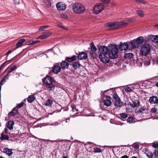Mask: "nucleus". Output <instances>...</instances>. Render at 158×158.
<instances>
[{
  "label": "nucleus",
  "mask_w": 158,
  "mask_h": 158,
  "mask_svg": "<svg viewBox=\"0 0 158 158\" xmlns=\"http://www.w3.org/2000/svg\"><path fill=\"white\" fill-rule=\"evenodd\" d=\"M100 52L98 57L101 61L106 64L109 63V59L107 56L108 55L111 59H115L117 57L118 48L115 45L108 47L101 46L99 49Z\"/></svg>",
  "instance_id": "1"
},
{
  "label": "nucleus",
  "mask_w": 158,
  "mask_h": 158,
  "mask_svg": "<svg viewBox=\"0 0 158 158\" xmlns=\"http://www.w3.org/2000/svg\"><path fill=\"white\" fill-rule=\"evenodd\" d=\"M73 11L76 13L81 14L85 11V7L83 4L77 3L73 5Z\"/></svg>",
  "instance_id": "2"
},
{
  "label": "nucleus",
  "mask_w": 158,
  "mask_h": 158,
  "mask_svg": "<svg viewBox=\"0 0 158 158\" xmlns=\"http://www.w3.org/2000/svg\"><path fill=\"white\" fill-rule=\"evenodd\" d=\"M151 50L150 46L148 44H144L140 50V53L143 56H146L149 53Z\"/></svg>",
  "instance_id": "3"
},
{
  "label": "nucleus",
  "mask_w": 158,
  "mask_h": 158,
  "mask_svg": "<svg viewBox=\"0 0 158 158\" xmlns=\"http://www.w3.org/2000/svg\"><path fill=\"white\" fill-rule=\"evenodd\" d=\"M104 7V6L102 3H97L93 8V12L96 14H98L102 10Z\"/></svg>",
  "instance_id": "4"
},
{
  "label": "nucleus",
  "mask_w": 158,
  "mask_h": 158,
  "mask_svg": "<svg viewBox=\"0 0 158 158\" xmlns=\"http://www.w3.org/2000/svg\"><path fill=\"white\" fill-rule=\"evenodd\" d=\"M127 23L123 22H120L119 23H108V26L111 27V28L112 29H118V25H124V24H127Z\"/></svg>",
  "instance_id": "5"
},
{
  "label": "nucleus",
  "mask_w": 158,
  "mask_h": 158,
  "mask_svg": "<svg viewBox=\"0 0 158 158\" xmlns=\"http://www.w3.org/2000/svg\"><path fill=\"white\" fill-rule=\"evenodd\" d=\"M57 9L60 11L64 10L66 8V6L62 2H59L56 4Z\"/></svg>",
  "instance_id": "6"
},
{
  "label": "nucleus",
  "mask_w": 158,
  "mask_h": 158,
  "mask_svg": "<svg viewBox=\"0 0 158 158\" xmlns=\"http://www.w3.org/2000/svg\"><path fill=\"white\" fill-rule=\"evenodd\" d=\"M18 110L16 108V107L14 108L8 114L9 118H11L14 117L15 115L18 114Z\"/></svg>",
  "instance_id": "7"
},
{
  "label": "nucleus",
  "mask_w": 158,
  "mask_h": 158,
  "mask_svg": "<svg viewBox=\"0 0 158 158\" xmlns=\"http://www.w3.org/2000/svg\"><path fill=\"white\" fill-rule=\"evenodd\" d=\"M149 102L151 104H158V98L156 96H152L150 98Z\"/></svg>",
  "instance_id": "8"
},
{
  "label": "nucleus",
  "mask_w": 158,
  "mask_h": 158,
  "mask_svg": "<svg viewBox=\"0 0 158 158\" xmlns=\"http://www.w3.org/2000/svg\"><path fill=\"white\" fill-rule=\"evenodd\" d=\"M52 82V78L50 77L47 76L46 77L44 80V83L46 85H50Z\"/></svg>",
  "instance_id": "9"
},
{
  "label": "nucleus",
  "mask_w": 158,
  "mask_h": 158,
  "mask_svg": "<svg viewBox=\"0 0 158 158\" xmlns=\"http://www.w3.org/2000/svg\"><path fill=\"white\" fill-rule=\"evenodd\" d=\"M129 44L127 43L121 44L119 46V48L121 51H125L128 48Z\"/></svg>",
  "instance_id": "10"
},
{
  "label": "nucleus",
  "mask_w": 158,
  "mask_h": 158,
  "mask_svg": "<svg viewBox=\"0 0 158 158\" xmlns=\"http://www.w3.org/2000/svg\"><path fill=\"white\" fill-rule=\"evenodd\" d=\"M87 55L86 53L82 52L79 53L78 58L80 60H85L87 58Z\"/></svg>",
  "instance_id": "11"
},
{
  "label": "nucleus",
  "mask_w": 158,
  "mask_h": 158,
  "mask_svg": "<svg viewBox=\"0 0 158 158\" xmlns=\"http://www.w3.org/2000/svg\"><path fill=\"white\" fill-rule=\"evenodd\" d=\"M61 70V68L59 65H54L52 68V72L55 74H57L59 73Z\"/></svg>",
  "instance_id": "12"
},
{
  "label": "nucleus",
  "mask_w": 158,
  "mask_h": 158,
  "mask_svg": "<svg viewBox=\"0 0 158 158\" xmlns=\"http://www.w3.org/2000/svg\"><path fill=\"white\" fill-rule=\"evenodd\" d=\"M3 153H5L8 156H10L13 153L12 149H10L8 148H5L3 151Z\"/></svg>",
  "instance_id": "13"
},
{
  "label": "nucleus",
  "mask_w": 158,
  "mask_h": 158,
  "mask_svg": "<svg viewBox=\"0 0 158 158\" xmlns=\"http://www.w3.org/2000/svg\"><path fill=\"white\" fill-rule=\"evenodd\" d=\"M50 33L49 32H44L43 34L39 36V38L42 40L47 38L50 35Z\"/></svg>",
  "instance_id": "14"
},
{
  "label": "nucleus",
  "mask_w": 158,
  "mask_h": 158,
  "mask_svg": "<svg viewBox=\"0 0 158 158\" xmlns=\"http://www.w3.org/2000/svg\"><path fill=\"white\" fill-rule=\"evenodd\" d=\"M14 124V122L13 121H9L7 123V127L10 130H11L13 129V126Z\"/></svg>",
  "instance_id": "15"
},
{
  "label": "nucleus",
  "mask_w": 158,
  "mask_h": 158,
  "mask_svg": "<svg viewBox=\"0 0 158 158\" xmlns=\"http://www.w3.org/2000/svg\"><path fill=\"white\" fill-rule=\"evenodd\" d=\"M1 136L0 137V139L1 140H10V139H9V137L8 135H5L4 132H2L1 134Z\"/></svg>",
  "instance_id": "16"
},
{
  "label": "nucleus",
  "mask_w": 158,
  "mask_h": 158,
  "mask_svg": "<svg viewBox=\"0 0 158 158\" xmlns=\"http://www.w3.org/2000/svg\"><path fill=\"white\" fill-rule=\"evenodd\" d=\"M132 102L133 103L130 104V105L133 108L136 107L139 105V102L138 100L132 101Z\"/></svg>",
  "instance_id": "17"
},
{
  "label": "nucleus",
  "mask_w": 158,
  "mask_h": 158,
  "mask_svg": "<svg viewBox=\"0 0 158 158\" xmlns=\"http://www.w3.org/2000/svg\"><path fill=\"white\" fill-rule=\"evenodd\" d=\"M25 41V40L24 39H22L19 40L16 45L15 48H18L21 46L23 44V43Z\"/></svg>",
  "instance_id": "18"
},
{
  "label": "nucleus",
  "mask_w": 158,
  "mask_h": 158,
  "mask_svg": "<svg viewBox=\"0 0 158 158\" xmlns=\"http://www.w3.org/2000/svg\"><path fill=\"white\" fill-rule=\"evenodd\" d=\"M132 48H135L138 47L139 45L135 40H134L130 43Z\"/></svg>",
  "instance_id": "19"
},
{
  "label": "nucleus",
  "mask_w": 158,
  "mask_h": 158,
  "mask_svg": "<svg viewBox=\"0 0 158 158\" xmlns=\"http://www.w3.org/2000/svg\"><path fill=\"white\" fill-rule=\"evenodd\" d=\"M60 65L62 69H64L66 68H68L69 66V64L64 61H63L61 63Z\"/></svg>",
  "instance_id": "20"
},
{
  "label": "nucleus",
  "mask_w": 158,
  "mask_h": 158,
  "mask_svg": "<svg viewBox=\"0 0 158 158\" xmlns=\"http://www.w3.org/2000/svg\"><path fill=\"white\" fill-rule=\"evenodd\" d=\"M76 56L75 55H73L72 57H66L65 59V60L68 61L69 62H72L75 60H76Z\"/></svg>",
  "instance_id": "21"
},
{
  "label": "nucleus",
  "mask_w": 158,
  "mask_h": 158,
  "mask_svg": "<svg viewBox=\"0 0 158 158\" xmlns=\"http://www.w3.org/2000/svg\"><path fill=\"white\" fill-rule=\"evenodd\" d=\"M114 105L116 107H121L123 105V104L120 99V100L114 101Z\"/></svg>",
  "instance_id": "22"
},
{
  "label": "nucleus",
  "mask_w": 158,
  "mask_h": 158,
  "mask_svg": "<svg viewBox=\"0 0 158 158\" xmlns=\"http://www.w3.org/2000/svg\"><path fill=\"white\" fill-rule=\"evenodd\" d=\"M135 40L139 45L140 44H142L144 41L143 38L141 36L138 37L136 40Z\"/></svg>",
  "instance_id": "23"
},
{
  "label": "nucleus",
  "mask_w": 158,
  "mask_h": 158,
  "mask_svg": "<svg viewBox=\"0 0 158 158\" xmlns=\"http://www.w3.org/2000/svg\"><path fill=\"white\" fill-rule=\"evenodd\" d=\"M35 99V98L33 95H31L27 98V100L29 103H31L33 102Z\"/></svg>",
  "instance_id": "24"
},
{
  "label": "nucleus",
  "mask_w": 158,
  "mask_h": 158,
  "mask_svg": "<svg viewBox=\"0 0 158 158\" xmlns=\"http://www.w3.org/2000/svg\"><path fill=\"white\" fill-rule=\"evenodd\" d=\"M81 66V64L79 62H74L73 65V66L75 70L79 68Z\"/></svg>",
  "instance_id": "25"
},
{
  "label": "nucleus",
  "mask_w": 158,
  "mask_h": 158,
  "mask_svg": "<svg viewBox=\"0 0 158 158\" xmlns=\"http://www.w3.org/2000/svg\"><path fill=\"white\" fill-rule=\"evenodd\" d=\"M52 100L51 99H48L46 101V102L45 103L44 105L47 106H51L52 104Z\"/></svg>",
  "instance_id": "26"
},
{
  "label": "nucleus",
  "mask_w": 158,
  "mask_h": 158,
  "mask_svg": "<svg viewBox=\"0 0 158 158\" xmlns=\"http://www.w3.org/2000/svg\"><path fill=\"white\" fill-rule=\"evenodd\" d=\"M90 47H91V49L92 52H95L97 51V48L94 45L93 42H92L90 43Z\"/></svg>",
  "instance_id": "27"
},
{
  "label": "nucleus",
  "mask_w": 158,
  "mask_h": 158,
  "mask_svg": "<svg viewBox=\"0 0 158 158\" xmlns=\"http://www.w3.org/2000/svg\"><path fill=\"white\" fill-rule=\"evenodd\" d=\"M103 103L104 105L107 106H110L111 104V101L109 99H106L104 100Z\"/></svg>",
  "instance_id": "28"
},
{
  "label": "nucleus",
  "mask_w": 158,
  "mask_h": 158,
  "mask_svg": "<svg viewBox=\"0 0 158 158\" xmlns=\"http://www.w3.org/2000/svg\"><path fill=\"white\" fill-rule=\"evenodd\" d=\"M151 40L154 43H158V35H154L151 37Z\"/></svg>",
  "instance_id": "29"
},
{
  "label": "nucleus",
  "mask_w": 158,
  "mask_h": 158,
  "mask_svg": "<svg viewBox=\"0 0 158 158\" xmlns=\"http://www.w3.org/2000/svg\"><path fill=\"white\" fill-rule=\"evenodd\" d=\"M134 55L132 53H128L125 54L124 57L125 58H131L133 57Z\"/></svg>",
  "instance_id": "30"
},
{
  "label": "nucleus",
  "mask_w": 158,
  "mask_h": 158,
  "mask_svg": "<svg viewBox=\"0 0 158 158\" xmlns=\"http://www.w3.org/2000/svg\"><path fill=\"white\" fill-rule=\"evenodd\" d=\"M48 85V86L47 87V88L49 90H53L54 89L55 86L53 84H51L50 85Z\"/></svg>",
  "instance_id": "31"
},
{
  "label": "nucleus",
  "mask_w": 158,
  "mask_h": 158,
  "mask_svg": "<svg viewBox=\"0 0 158 158\" xmlns=\"http://www.w3.org/2000/svg\"><path fill=\"white\" fill-rule=\"evenodd\" d=\"M136 12L137 15H139L141 17H143L144 15V13L143 11L142 10H137Z\"/></svg>",
  "instance_id": "32"
},
{
  "label": "nucleus",
  "mask_w": 158,
  "mask_h": 158,
  "mask_svg": "<svg viewBox=\"0 0 158 158\" xmlns=\"http://www.w3.org/2000/svg\"><path fill=\"white\" fill-rule=\"evenodd\" d=\"M71 106L73 111L75 112V113H77L78 110L77 109H76V106L74 104H72Z\"/></svg>",
  "instance_id": "33"
},
{
  "label": "nucleus",
  "mask_w": 158,
  "mask_h": 158,
  "mask_svg": "<svg viewBox=\"0 0 158 158\" xmlns=\"http://www.w3.org/2000/svg\"><path fill=\"white\" fill-rule=\"evenodd\" d=\"M44 2L48 7H50L51 6V4L49 0H45Z\"/></svg>",
  "instance_id": "34"
},
{
  "label": "nucleus",
  "mask_w": 158,
  "mask_h": 158,
  "mask_svg": "<svg viewBox=\"0 0 158 158\" xmlns=\"http://www.w3.org/2000/svg\"><path fill=\"white\" fill-rule=\"evenodd\" d=\"M49 27V26L48 25H46L43 26H41L39 28V30L40 31H43L44 30V29H46Z\"/></svg>",
  "instance_id": "35"
},
{
  "label": "nucleus",
  "mask_w": 158,
  "mask_h": 158,
  "mask_svg": "<svg viewBox=\"0 0 158 158\" xmlns=\"http://www.w3.org/2000/svg\"><path fill=\"white\" fill-rule=\"evenodd\" d=\"M134 118L131 117H129L127 119V121L129 123H133L134 122Z\"/></svg>",
  "instance_id": "36"
},
{
  "label": "nucleus",
  "mask_w": 158,
  "mask_h": 158,
  "mask_svg": "<svg viewBox=\"0 0 158 158\" xmlns=\"http://www.w3.org/2000/svg\"><path fill=\"white\" fill-rule=\"evenodd\" d=\"M113 98L115 101L120 100V98L118 97V96L117 94H114L113 95Z\"/></svg>",
  "instance_id": "37"
},
{
  "label": "nucleus",
  "mask_w": 158,
  "mask_h": 158,
  "mask_svg": "<svg viewBox=\"0 0 158 158\" xmlns=\"http://www.w3.org/2000/svg\"><path fill=\"white\" fill-rule=\"evenodd\" d=\"M146 154L149 158H152L153 156V154L151 152L146 153Z\"/></svg>",
  "instance_id": "38"
},
{
  "label": "nucleus",
  "mask_w": 158,
  "mask_h": 158,
  "mask_svg": "<svg viewBox=\"0 0 158 158\" xmlns=\"http://www.w3.org/2000/svg\"><path fill=\"white\" fill-rule=\"evenodd\" d=\"M102 152V150L100 148H94V152L95 153L97 152Z\"/></svg>",
  "instance_id": "39"
},
{
  "label": "nucleus",
  "mask_w": 158,
  "mask_h": 158,
  "mask_svg": "<svg viewBox=\"0 0 158 158\" xmlns=\"http://www.w3.org/2000/svg\"><path fill=\"white\" fill-rule=\"evenodd\" d=\"M120 116L123 118H126L127 117V114L126 113H122L120 114Z\"/></svg>",
  "instance_id": "40"
},
{
  "label": "nucleus",
  "mask_w": 158,
  "mask_h": 158,
  "mask_svg": "<svg viewBox=\"0 0 158 158\" xmlns=\"http://www.w3.org/2000/svg\"><path fill=\"white\" fill-rule=\"evenodd\" d=\"M23 105L24 103L23 102H22L21 103L18 104V105L16 106V108L17 109V108L19 109L21 108L23 106Z\"/></svg>",
  "instance_id": "41"
},
{
  "label": "nucleus",
  "mask_w": 158,
  "mask_h": 158,
  "mask_svg": "<svg viewBox=\"0 0 158 158\" xmlns=\"http://www.w3.org/2000/svg\"><path fill=\"white\" fill-rule=\"evenodd\" d=\"M56 24L59 27H61V28H62V29H64L65 28V27H64V26L62 25V24L60 23H59V22L56 23Z\"/></svg>",
  "instance_id": "42"
},
{
  "label": "nucleus",
  "mask_w": 158,
  "mask_h": 158,
  "mask_svg": "<svg viewBox=\"0 0 158 158\" xmlns=\"http://www.w3.org/2000/svg\"><path fill=\"white\" fill-rule=\"evenodd\" d=\"M125 90L126 92H130L132 91V89L129 87H127L125 88Z\"/></svg>",
  "instance_id": "43"
},
{
  "label": "nucleus",
  "mask_w": 158,
  "mask_h": 158,
  "mask_svg": "<svg viewBox=\"0 0 158 158\" xmlns=\"http://www.w3.org/2000/svg\"><path fill=\"white\" fill-rule=\"evenodd\" d=\"M90 55L91 56L94 58H96L98 56V55L96 52L90 53Z\"/></svg>",
  "instance_id": "44"
},
{
  "label": "nucleus",
  "mask_w": 158,
  "mask_h": 158,
  "mask_svg": "<svg viewBox=\"0 0 158 158\" xmlns=\"http://www.w3.org/2000/svg\"><path fill=\"white\" fill-rule=\"evenodd\" d=\"M101 1L104 4H107L109 3L111 0H101Z\"/></svg>",
  "instance_id": "45"
},
{
  "label": "nucleus",
  "mask_w": 158,
  "mask_h": 158,
  "mask_svg": "<svg viewBox=\"0 0 158 158\" xmlns=\"http://www.w3.org/2000/svg\"><path fill=\"white\" fill-rule=\"evenodd\" d=\"M137 2L140 3L145 4L147 3V2L143 0H137Z\"/></svg>",
  "instance_id": "46"
},
{
  "label": "nucleus",
  "mask_w": 158,
  "mask_h": 158,
  "mask_svg": "<svg viewBox=\"0 0 158 158\" xmlns=\"http://www.w3.org/2000/svg\"><path fill=\"white\" fill-rule=\"evenodd\" d=\"M60 16L62 18L65 19H67L68 18L67 15L66 14H62L60 15Z\"/></svg>",
  "instance_id": "47"
},
{
  "label": "nucleus",
  "mask_w": 158,
  "mask_h": 158,
  "mask_svg": "<svg viewBox=\"0 0 158 158\" xmlns=\"http://www.w3.org/2000/svg\"><path fill=\"white\" fill-rule=\"evenodd\" d=\"M157 111V109L155 108H153L151 109V111L152 113H155Z\"/></svg>",
  "instance_id": "48"
},
{
  "label": "nucleus",
  "mask_w": 158,
  "mask_h": 158,
  "mask_svg": "<svg viewBox=\"0 0 158 158\" xmlns=\"http://www.w3.org/2000/svg\"><path fill=\"white\" fill-rule=\"evenodd\" d=\"M10 68H11V70L13 71L17 68V66L16 65H15L11 67Z\"/></svg>",
  "instance_id": "49"
},
{
  "label": "nucleus",
  "mask_w": 158,
  "mask_h": 158,
  "mask_svg": "<svg viewBox=\"0 0 158 158\" xmlns=\"http://www.w3.org/2000/svg\"><path fill=\"white\" fill-rule=\"evenodd\" d=\"M109 90V89L106 90H105L104 91H101V95L102 96L103 95H104L105 93H106V92H108V90Z\"/></svg>",
  "instance_id": "50"
},
{
  "label": "nucleus",
  "mask_w": 158,
  "mask_h": 158,
  "mask_svg": "<svg viewBox=\"0 0 158 158\" xmlns=\"http://www.w3.org/2000/svg\"><path fill=\"white\" fill-rule=\"evenodd\" d=\"M145 109L144 108H140L139 109V112L142 113L143 111H145Z\"/></svg>",
  "instance_id": "51"
},
{
  "label": "nucleus",
  "mask_w": 158,
  "mask_h": 158,
  "mask_svg": "<svg viewBox=\"0 0 158 158\" xmlns=\"http://www.w3.org/2000/svg\"><path fill=\"white\" fill-rule=\"evenodd\" d=\"M13 2L15 4L17 5L19 3V0H13Z\"/></svg>",
  "instance_id": "52"
},
{
  "label": "nucleus",
  "mask_w": 158,
  "mask_h": 158,
  "mask_svg": "<svg viewBox=\"0 0 158 158\" xmlns=\"http://www.w3.org/2000/svg\"><path fill=\"white\" fill-rule=\"evenodd\" d=\"M152 146L155 148H158V143H154L153 144Z\"/></svg>",
  "instance_id": "53"
},
{
  "label": "nucleus",
  "mask_w": 158,
  "mask_h": 158,
  "mask_svg": "<svg viewBox=\"0 0 158 158\" xmlns=\"http://www.w3.org/2000/svg\"><path fill=\"white\" fill-rule=\"evenodd\" d=\"M12 71H12V70H11V68H10L7 71V74H9V73H11Z\"/></svg>",
  "instance_id": "54"
},
{
  "label": "nucleus",
  "mask_w": 158,
  "mask_h": 158,
  "mask_svg": "<svg viewBox=\"0 0 158 158\" xmlns=\"http://www.w3.org/2000/svg\"><path fill=\"white\" fill-rule=\"evenodd\" d=\"M134 148L136 149H138L139 148V145L137 144H135L134 145Z\"/></svg>",
  "instance_id": "55"
},
{
  "label": "nucleus",
  "mask_w": 158,
  "mask_h": 158,
  "mask_svg": "<svg viewBox=\"0 0 158 158\" xmlns=\"http://www.w3.org/2000/svg\"><path fill=\"white\" fill-rule=\"evenodd\" d=\"M12 52V51L11 50H9L8 51V52L5 54H4L5 55H8L9 54L11 53Z\"/></svg>",
  "instance_id": "56"
},
{
  "label": "nucleus",
  "mask_w": 158,
  "mask_h": 158,
  "mask_svg": "<svg viewBox=\"0 0 158 158\" xmlns=\"http://www.w3.org/2000/svg\"><path fill=\"white\" fill-rule=\"evenodd\" d=\"M120 158H129V157L125 155L121 156Z\"/></svg>",
  "instance_id": "57"
},
{
  "label": "nucleus",
  "mask_w": 158,
  "mask_h": 158,
  "mask_svg": "<svg viewBox=\"0 0 158 158\" xmlns=\"http://www.w3.org/2000/svg\"><path fill=\"white\" fill-rule=\"evenodd\" d=\"M9 77V75L7 74L4 77H3V78H4L5 79V80H6V78H7H7H8Z\"/></svg>",
  "instance_id": "58"
},
{
  "label": "nucleus",
  "mask_w": 158,
  "mask_h": 158,
  "mask_svg": "<svg viewBox=\"0 0 158 158\" xmlns=\"http://www.w3.org/2000/svg\"><path fill=\"white\" fill-rule=\"evenodd\" d=\"M4 131H5V133H8V129H7L6 128H5L4 129Z\"/></svg>",
  "instance_id": "59"
},
{
  "label": "nucleus",
  "mask_w": 158,
  "mask_h": 158,
  "mask_svg": "<svg viewBox=\"0 0 158 158\" xmlns=\"http://www.w3.org/2000/svg\"><path fill=\"white\" fill-rule=\"evenodd\" d=\"M37 42H38V41H34L33 42V43H30L29 42H28V43L27 44H35L36 43H37Z\"/></svg>",
  "instance_id": "60"
},
{
  "label": "nucleus",
  "mask_w": 158,
  "mask_h": 158,
  "mask_svg": "<svg viewBox=\"0 0 158 158\" xmlns=\"http://www.w3.org/2000/svg\"><path fill=\"white\" fill-rule=\"evenodd\" d=\"M154 27L156 28H158V23L155 25Z\"/></svg>",
  "instance_id": "61"
},
{
  "label": "nucleus",
  "mask_w": 158,
  "mask_h": 158,
  "mask_svg": "<svg viewBox=\"0 0 158 158\" xmlns=\"http://www.w3.org/2000/svg\"><path fill=\"white\" fill-rule=\"evenodd\" d=\"M69 118H67V119H66V123H69Z\"/></svg>",
  "instance_id": "62"
},
{
  "label": "nucleus",
  "mask_w": 158,
  "mask_h": 158,
  "mask_svg": "<svg viewBox=\"0 0 158 158\" xmlns=\"http://www.w3.org/2000/svg\"><path fill=\"white\" fill-rule=\"evenodd\" d=\"M3 82L2 81H1L0 83V86H1L2 87V85H3Z\"/></svg>",
  "instance_id": "63"
},
{
  "label": "nucleus",
  "mask_w": 158,
  "mask_h": 158,
  "mask_svg": "<svg viewBox=\"0 0 158 158\" xmlns=\"http://www.w3.org/2000/svg\"><path fill=\"white\" fill-rule=\"evenodd\" d=\"M6 80L4 78H2V79L1 81H2L4 82Z\"/></svg>",
  "instance_id": "64"
}]
</instances>
